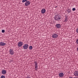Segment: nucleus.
I'll use <instances>...</instances> for the list:
<instances>
[{
	"instance_id": "nucleus-12",
	"label": "nucleus",
	"mask_w": 78,
	"mask_h": 78,
	"mask_svg": "<svg viewBox=\"0 0 78 78\" xmlns=\"http://www.w3.org/2000/svg\"><path fill=\"white\" fill-rule=\"evenodd\" d=\"M9 53L10 55H14V51L11 49L9 51Z\"/></svg>"
},
{
	"instance_id": "nucleus-19",
	"label": "nucleus",
	"mask_w": 78,
	"mask_h": 78,
	"mask_svg": "<svg viewBox=\"0 0 78 78\" xmlns=\"http://www.w3.org/2000/svg\"><path fill=\"white\" fill-rule=\"evenodd\" d=\"M75 10H76V9H75V8H73L72 11H75Z\"/></svg>"
},
{
	"instance_id": "nucleus-16",
	"label": "nucleus",
	"mask_w": 78,
	"mask_h": 78,
	"mask_svg": "<svg viewBox=\"0 0 78 78\" xmlns=\"http://www.w3.org/2000/svg\"><path fill=\"white\" fill-rule=\"evenodd\" d=\"M0 78H5V76L4 75H2L1 76Z\"/></svg>"
},
{
	"instance_id": "nucleus-10",
	"label": "nucleus",
	"mask_w": 78,
	"mask_h": 78,
	"mask_svg": "<svg viewBox=\"0 0 78 78\" xmlns=\"http://www.w3.org/2000/svg\"><path fill=\"white\" fill-rule=\"evenodd\" d=\"M55 27L57 28H61V25L60 24H57L55 25Z\"/></svg>"
},
{
	"instance_id": "nucleus-23",
	"label": "nucleus",
	"mask_w": 78,
	"mask_h": 78,
	"mask_svg": "<svg viewBox=\"0 0 78 78\" xmlns=\"http://www.w3.org/2000/svg\"><path fill=\"white\" fill-rule=\"evenodd\" d=\"M26 78H30V77H29L28 76Z\"/></svg>"
},
{
	"instance_id": "nucleus-3",
	"label": "nucleus",
	"mask_w": 78,
	"mask_h": 78,
	"mask_svg": "<svg viewBox=\"0 0 78 78\" xmlns=\"http://www.w3.org/2000/svg\"><path fill=\"white\" fill-rule=\"evenodd\" d=\"M52 37L54 39H56L57 37H58V35L56 33H55L52 35Z\"/></svg>"
},
{
	"instance_id": "nucleus-1",
	"label": "nucleus",
	"mask_w": 78,
	"mask_h": 78,
	"mask_svg": "<svg viewBox=\"0 0 78 78\" xmlns=\"http://www.w3.org/2000/svg\"><path fill=\"white\" fill-rule=\"evenodd\" d=\"M34 64H35V70L36 71H37V62L35 61L34 62Z\"/></svg>"
},
{
	"instance_id": "nucleus-13",
	"label": "nucleus",
	"mask_w": 78,
	"mask_h": 78,
	"mask_svg": "<svg viewBox=\"0 0 78 78\" xmlns=\"http://www.w3.org/2000/svg\"><path fill=\"white\" fill-rule=\"evenodd\" d=\"M66 11L67 12H68V14L69 13H71V10H70V9H67L66 10Z\"/></svg>"
},
{
	"instance_id": "nucleus-9",
	"label": "nucleus",
	"mask_w": 78,
	"mask_h": 78,
	"mask_svg": "<svg viewBox=\"0 0 78 78\" xmlns=\"http://www.w3.org/2000/svg\"><path fill=\"white\" fill-rule=\"evenodd\" d=\"M2 73L3 75H5L6 73V71L4 69H2Z\"/></svg>"
},
{
	"instance_id": "nucleus-5",
	"label": "nucleus",
	"mask_w": 78,
	"mask_h": 78,
	"mask_svg": "<svg viewBox=\"0 0 78 78\" xmlns=\"http://www.w3.org/2000/svg\"><path fill=\"white\" fill-rule=\"evenodd\" d=\"M23 49H27L28 48V44H24L23 46Z\"/></svg>"
},
{
	"instance_id": "nucleus-22",
	"label": "nucleus",
	"mask_w": 78,
	"mask_h": 78,
	"mask_svg": "<svg viewBox=\"0 0 78 78\" xmlns=\"http://www.w3.org/2000/svg\"><path fill=\"white\" fill-rule=\"evenodd\" d=\"M25 2H28V1H27V0H24Z\"/></svg>"
},
{
	"instance_id": "nucleus-18",
	"label": "nucleus",
	"mask_w": 78,
	"mask_h": 78,
	"mask_svg": "<svg viewBox=\"0 0 78 78\" xmlns=\"http://www.w3.org/2000/svg\"><path fill=\"white\" fill-rule=\"evenodd\" d=\"M67 19H66V18L65 19V20L64 21V22H67Z\"/></svg>"
},
{
	"instance_id": "nucleus-17",
	"label": "nucleus",
	"mask_w": 78,
	"mask_h": 78,
	"mask_svg": "<svg viewBox=\"0 0 78 78\" xmlns=\"http://www.w3.org/2000/svg\"><path fill=\"white\" fill-rule=\"evenodd\" d=\"M65 17L66 19H67V18L68 17V16L67 15V14H66L65 16Z\"/></svg>"
},
{
	"instance_id": "nucleus-7",
	"label": "nucleus",
	"mask_w": 78,
	"mask_h": 78,
	"mask_svg": "<svg viewBox=\"0 0 78 78\" xmlns=\"http://www.w3.org/2000/svg\"><path fill=\"white\" fill-rule=\"evenodd\" d=\"M58 76H59L60 77L62 78V77H63L64 76V73H60L58 74Z\"/></svg>"
},
{
	"instance_id": "nucleus-21",
	"label": "nucleus",
	"mask_w": 78,
	"mask_h": 78,
	"mask_svg": "<svg viewBox=\"0 0 78 78\" xmlns=\"http://www.w3.org/2000/svg\"><path fill=\"white\" fill-rule=\"evenodd\" d=\"M22 2L23 3H24V2H25V0H23Z\"/></svg>"
},
{
	"instance_id": "nucleus-2",
	"label": "nucleus",
	"mask_w": 78,
	"mask_h": 78,
	"mask_svg": "<svg viewBox=\"0 0 78 78\" xmlns=\"http://www.w3.org/2000/svg\"><path fill=\"white\" fill-rule=\"evenodd\" d=\"M55 19L56 20L59 21L61 19V17H59L58 15H55Z\"/></svg>"
},
{
	"instance_id": "nucleus-4",
	"label": "nucleus",
	"mask_w": 78,
	"mask_h": 78,
	"mask_svg": "<svg viewBox=\"0 0 78 78\" xmlns=\"http://www.w3.org/2000/svg\"><path fill=\"white\" fill-rule=\"evenodd\" d=\"M23 45V42L22 41H20V42H19L18 43L17 45L18 46V47H20L22 46Z\"/></svg>"
},
{
	"instance_id": "nucleus-6",
	"label": "nucleus",
	"mask_w": 78,
	"mask_h": 78,
	"mask_svg": "<svg viewBox=\"0 0 78 78\" xmlns=\"http://www.w3.org/2000/svg\"><path fill=\"white\" fill-rule=\"evenodd\" d=\"M25 5L26 6H28V5H30V2L28 1L27 2H26Z\"/></svg>"
},
{
	"instance_id": "nucleus-25",
	"label": "nucleus",
	"mask_w": 78,
	"mask_h": 78,
	"mask_svg": "<svg viewBox=\"0 0 78 78\" xmlns=\"http://www.w3.org/2000/svg\"><path fill=\"white\" fill-rule=\"evenodd\" d=\"M77 50L78 51V47L77 48Z\"/></svg>"
},
{
	"instance_id": "nucleus-24",
	"label": "nucleus",
	"mask_w": 78,
	"mask_h": 78,
	"mask_svg": "<svg viewBox=\"0 0 78 78\" xmlns=\"http://www.w3.org/2000/svg\"><path fill=\"white\" fill-rule=\"evenodd\" d=\"M57 7H58V6H55V8H57Z\"/></svg>"
},
{
	"instance_id": "nucleus-14",
	"label": "nucleus",
	"mask_w": 78,
	"mask_h": 78,
	"mask_svg": "<svg viewBox=\"0 0 78 78\" xmlns=\"http://www.w3.org/2000/svg\"><path fill=\"white\" fill-rule=\"evenodd\" d=\"M74 75L75 76H78V71H75L74 73Z\"/></svg>"
},
{
	"instance_id": "nucleus-15",
	"label": "nucleus",
	"mask_w": 78,
	"mask_h": 78,
	"mask_svg": "<svg viewBox=\"0 0 78 78\" xmlns=\"http://www.w3.org/2000/svg\"><path fill=\"white\" fill-rule=\"evenodd\" d=\"M29 50H32L33 49V46H30L29 47Z\"/></svg>"
},
{
	"instance_id": "nucleus-20",
	"label": "nucleus",
	"mask_w": 78,
	"mask_h": 78,
	"mask_svg": "<svg viewBox=\"0 0 78 78\" xmlns=\"http://www.w3.org/2000/svg\"><path fill=\"white\" fill-rule=\"evenodd\" d=\"M5 30H2V33H5Z\"/></svg>"
},
{
	"instance_id": "nucleus-8",
	"label": "nucleus",
	"mask_w": 78,
	"mask_h": 78,
	"mask_svg": "<svg viewBox=\"0 0 78 78\" xmlns=\"http://www.w3.org/2000/svg\"><path fill=\"white\" fill-rule=\"evenodd\" d=\"M46 11V10L45 9H43L41 10V12L42 14H44V13H45V12Z\"/></svg>"
},
{
	"instance_id": "nucleus-11",
	"label": "nucleus",
	"mask_w": 78,
	"mask_h": 78,
	"mask_svg": "<svg viewBox=\"0 0 78 78\" xmlns=\"http://www.w3.org/2000/svg\"><path fill=\"white\" fill-rule=\"evenodd\" d=\"M6 45V43L4 42H1L0 43V46H5Z\"/></svg>"
}]
</instances>
